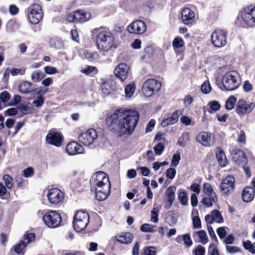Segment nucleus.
Here are the masks:
<instances>
[{"label": "nucleus", "instance_id": "nucleus-49", "mask_svg": "<svg viewBox=\"0 0 255 255\" xmlns=\"http://www.w3.org/2000/svg\"><path fill=\"white\" fill-rule=\"evenodd\" d=\"M211 86L208 82H204L201 87V91L205 94H208L211 91Z\"/></svg>", "mask_w": 255, "mask_h": 255}, {"label": "nucleus", "instance_id": "nucleus-24", "mask_svg": "<svg viewBox=\"0 0 255 255\" xmlns=\"http://www.w3.org/2000/svg\"><path fill=\"white\" fill-rule=\"evenodd\" d=\"M255 190L254 188L248 186L244 188L242 192V199L244 201L249 202L253 200L255 197Z\"/></svg>", "mask_w": 255, "mask_h": 255}, {"label": "nucleus", "instance_id": "nucleus-21", "mask_svg": "<svg viewBox=\"0 0 255 255\" xmlns=\"http://www.w3.org/2000/svg\"><path fill=\"white\" fill-rule=\"evenodd\" d=\"M181 20L185 25H191L195 21V12L188 7L184 8L181 11Z\"/></svg>", "mask_w": 255, "mask_h": 255}, {"label": "nucleus", "instance_id": "nucleus-54", "mask_svg": "<svg viewBox=\"0 0 255 255\" xmlns=\"http://www.w3.org/2000/svg\"><path fill=\"white\" fill-rule=\"evenodd\" d=\"M180 159V155L179 153L174 154L172 156L171 165L174 166H177L179 163Z\"/></svg>", "mask_w": 255, "mask_h": 255}, {"label": "nucleus", "instance_id": "nucleus-14", "mask_svg": "<svg viewBox=\"0 0 255 255\" xmlns=\"http://www.w3.org/2000/svg\"><path fill=\"white\" fill-rule=\"evenodd\" d=\"M97 131L93 128L88 129L84 133H80L78 136L79 141L86 146L92 144L97 138Z\"/></svg>", "mask_w": 255, "mask_h": 255}, {"label": "nucleus", "instance_id": "nucleus-17", "mask_svg": "<svg viewBox=\"0 0 255 255\" xmlns=\"http://www.w3.org/2000/svg\"><path fill=\"white\" fill-rule=\"evenodd\" d=\"M235 182V179L233 176H227L225 179L223 180L220 185V190L222 193L225 195H228L230 192L233 190Z\"/></svg>", "mask_w": 255, "mask_h": 255}, {"label": "nucleus", "instance_id": "nucleus-61", "mask_svg": "<svg viewBox=\"0 0 255 255\" xmlns=\"http://www.w3.org/2000/svg\"><path fill=\"white\" fill-rule=\"evenodd\" d=\"M190 189L191 190L197 194H199L200 192V186L198 184H192L190 186Z\"/></svg>", "mask_w": 255, "mask_h": 255}, {"label": "nucleus", "instance_id": "nucleus-30", "mask_svg": "<svg viewBox=\"0 0 255 255\" xmlns=\"http://www.w3.org/2000/svg\"><path fill=\"white\" fill-rule=\"evenodd\" d=\"M19 92L23 94H28L32 91L31 83L24 81L20 83L18 86Z\"/></svg>", "mask_w": 255, "mask_h": 255}, {"label": "nucleus", "instance_id": "nucleus-7", "mask_svg": "<svg viewBox=\"0 0 255 255\" xmlns=\"http://www.w3.org/2000/svg\"><path fill=\"white\" fill-rule=\"evenodd\" d=\"M160 88L159 82L153 79H148L143 85L142 93L146 97H150L154 92H158Z\"/></svg>", "mask_w": 255, "mask_h": 255}, {"label": "nucleus", "instance_id": "nucleus-37", "mask_svg": "<svg viewBox=\"0 0 255 255\" xmlns=\"http://www.w3.org/2000/svg\"><path fill=\"white\" fill-rule=\"evenodd\" d=\"M203 192L207 196H212L216 195L213 191L211 185L208 183H205L203 185Z\"/></svg>", "mask_w": 255, "mask_h": 255}, {"label": "nucleus", "instance_id": "nucleus-38", "mask_svg": "<svg viewBox=\"0 0 255 255\" xmlns=\"http://www.w3.org/2000/svg\"><path fill=\"white\" fill-rule=\"evenodd\" d=\"M135 91V85L133 84L127 85L125 89L126 95L127 97L130 98Z\"/></svg>", "mask_w": 255, "mask_h": 255}, {"label": "nucleus", "instance_id": "nucleus-39", "mask_svg": "<svg viewBox=\"0 0 255 255\" xmlns=\"http://www.w3.org/2000/svg\"><path fill=\"white\" fill-rule=\"evenodd\" d=\"M2 180L4 182L6 187L10 189L13 187V183L12 178L8 174H5L3 176Z\"/></svg>", "mask_w": 255, "mask_h": 255}, {"label": "nucleus", "instance_id": "nucleus-20", "mask_svg": "<svg viewBox=\"0 0 255 255\" xmlns=\"http://www.w3.org/2000/svg\"><path fill=\"white\" fill-rule=\"evenodd\" d=\"M129 72V66L125 63H120L115 69L114 74L122 81H124Z\"/></svg>", "mask_w": 255, "mask_h": 255}, {"label": "nucleus", "instance_id": "nucleus-34", "mask_svg": "<svg viewBox=\"0 0 255 255\" xmlns=\"http://www.w3.org/2000/svg\"><path fill=\"white\" fill-rule=\"evenodd\" d=\"M178 198L182 205L184 206L187 205L188 198L185 191L180 190L178 192Z\"/></svg>", "mask_w": 255, "mask_h": 255}, {"label": "nucleus", "instance_id": "nucleus-52", "mask_svg": "<svg viewBox=\"0 0 255 255\" xmlns=\"http://www.w3.org/2000/svg\"><path fill=\"white\" fill-rule=\"evenodd\" d=\"M176 171L175 169L170 168L166 171V175L168 178L173 179L176 175Z\"/></svg>", "mask_w": 255, "mask_h": 255}, {"label": "nucleus", "instance_id": "nucleus-28", "mask_svg": "<svg viewBox=\"0 0 255 255\" xmlns=\"http://www.w3.org/2000/svg\"><path fill=\"white\" fill-rule=\"evenodd\" d=\"M133 239V235L130 233H123L122 235L116 236L117 240L123 244H129Z\"/></svg>", "mask_w": 255, "mask_h": 255}, {"label": "nucleus", "instance_id": "nucleus-23", "mask_svg": "<svg viewBox=\"0 0 255 255\" xmlns=\"http://www.w3.org/2000/svg\"><path fill=\"white\" fill-rule=\"evenodd\" d=\"M66 150L69 155L82 154L84 151V147L75 141L69 142L66 146Z\"/></svg>", "mask_w": 255, "mask_h": 255}, {"label": "nucleus", "instance_id": "nucleus-40", "mask_svg": "<svg viewBox=\"0 0 255 255\" xmlns=\"http://www.w3.org/2000/svg\"><path fill=\"white\" fill-rule=\"evenodd\" d=\"M156 226L148 224H144L140 227V230L143 232H154L156 231Z\"/></svg>", "mask_w": 255, "mask_h": 255}, {"label": "nucleus", "instance_id": "nucleus-60", "mask_svg": "<svg viewBox=\"0 0 255 255\" xmlns=\"http://www.w3.org/2000/svg\"><path fill=\"white\" fill-rule=\"evenodd\" d=\"M209 255H219L218 250L213 247V244H210L209 247Z\"/></svg>", "mask_w": 255, "mask_h": 255}, {"label": "nucleus", "instance_id": "nucleus-42", "mask_svg": "<svg viewBox=\"0 0 255 255\" xmlns=\"http://www.w3.org/2000/svg\"><path fill=\"white\" fill-rule=\"evenodd\" d=\"M42 72L39 70L34 71L31 74V79L33 81L37 82L40 81L42 78Z\"/></svg>", "mask_w": 255, "mask_h": 255}, {"label": "nucleus", "instance_id": "nucleus-18", "mask_svg": "<svg viewBox=\"0 0 255 255\" xmlns=\"http://www.w3.org/2000/svg\"><path fill=\"white\" fill-rule=\"evenodd\" d=\"M128 31L133 34H143L146 29L145 23L141 20H135L132 22L127 27Z\"/></svg>", "mask_w": 255, "mask_h": 255}, {"label": "nucleus", "instance_id": "nucleus-15", "mask_svg": "<svg viewBox=\"0 0 255 255\" xmlns=\"http://www.w3.org/2000/svg\"><path fill=\"white\" fill-rule=\"evenodd\" d=\"M233 160L239 166H244L248 163V158L244 151L238 148H234L231 151Z\"/></svg>", "mask_w": 255, "mask_h": 255}, {"label": "nucleus", "instance_id": "nucleus-62", "mask_svg": "<svg viewBox=\"0 0 255 255\" xmlns=\"http://www.w3.org/2000/svg\"><path fill=\"white\" fill-rule=\"evenodd\" d=\"M217 233L221 239L224 238L227 234L225 227L219 228L217 230Z\"/></svg>", "mask_w": 255, "mask_h": 255}, {"label": "nucleus", "instance_id": "nucleus-31", "mask_svg": "<svg viewBox=\"0 0 255 255\" xmlns=\"http://www.w3.org/2000/svg\"><path fill=\"white\" fill-rule=\"evenodd\" d=\"M217 201L216 195L212 196H207L204 197L201 201V203L207 207H211L213 205V203Z\"/></svg>", "mask_w": 255, "mask_h": 255}, {"label": "nucleus", "instance_id": "nucleus-63", "mask_svg": "<svg viewBox=\"0 0 255 255\" xmlns=\"http://www.w3.org/2000/svg\"><path fill=\"white\" fill-rule=\"evenodd\" d=\"M243 89L245 92H249L252 90L253 86L249 81H246L243 85Z\"/></svg>", "mask_w": 255, "mask_h": 255}, {"label": "nucleus", "instance_id": "nucleus-41", "mask_svg": "<svg viewBox=\"0 0 255 255\" xmlns=\"http://www.w3.org/2000/svg\"><path fill=\"white\" fill-rule=\"evenodd\" d=\"M160 209L157 207H153L151 211V221L154 223H157L158 221V213Z\"/></svg>", "mask_w": 255, "mask_h": 255}, {"label": "nucleus", "instance_id": "nucleus-12", "mask_svg": "<svg viewBox=\"0 0 255 255\" xmlns=\"http://www.w3.org/2000/svg\"><path fill=\"white\" fill-rule=\"evenodd\" d=\"M244 23L249 26H255V6L250 5L241 13Z\"/></svg>", "mask_w": 255, "mask_h": 255}, {"label": "nucleus", "instance_id": "nucleus-44", "mask_svg": "<svg viewBox=\"0 0 255 255\" xmlns=\"http://www.w3.org/2000/svg\"><path fill=\"white\" fill-rule=\"evenodd\" d=\"M184 42L183 39L180 37L175 38L173 41V46L174 49H179L183 46Z\"/></svg>", "mask_w": 255, "mask_h": 255}, {"label": "nucleus", "instance_id": "nucleus-47", "mask_svg": "<svg viewBox=\"0 0 255 255\" xmlns=\"http://www.w3.org/2000/svg\"><path fill=\"white\" fill-rule=\"evenodd\" d=\"M164 146L163 143H159L154 147V150L157 155H160L164 150Z\"/></svg>", "mask_w": 255, "mask_h": 255}, {"label": "nucleus", "instance_id": "nucleus-25", "mask_svg": "<svg viewBox=\"0 0 255 255\" xmlns=\"http://www.w3.org/2000/svg\"><path fill=\"white\" fill-rule=\"evenodd\" d=\"M181 112L177 110L175 111L172 115L171 117H168L164 119L161 123V126L162 127H166L170 125H172L176 123L179 119Z\"/></svg>", "mask_w": 255, "mask_h": 255}, {"label": "nucleus", "instance_id": "nucleus-26", "mask_svg": "<svg viewBox=\"0 0 255 255\" xmlns=\"http://www.w3.org/2000/svg\"><path fill=\"white\" fill-rule=\"evenodd\" d=\"M216 157L219 165L222 167H225L228 163V160L226 158L224 151L220 147L217 148Z\"/></svg>", "mask_w": 255, "mask_h": 255}, {"label": "nucleus", "instance_id": "nucleus-48", "mask_svg": "<svg viewBox=\"0 0 255 255\" xmlns=\"http://www.w3.org/2000/svg\"><path fill=\"white\" fill-rule=\"evenodd\" d=\"M183 240L185 245L189 247L192 245V241L189 234H185L183 236Z\"/></svg>", "mask_w": 255, "mask_h": 255}, {"label": "nucleus", "instance_id": "nucleus-9", "mask_svg": "<svg viewBox=\"0 0 255 255\" xmlns=\"http://www.w3.org/2000/svg\"><path fill=\"white\" fill-rule=\"evenodd\" d=\"M211 40L213 44L218 48H221L227 44V33L220 29L214 31L211 35Z\"/></svg>", "mask_w": 255, "mask_h": 255}, {"label": "nucleus", "instance_id": "nucleus-50", "mask_svg": "<svg viewBox=\"0 0 255 255\" xmlns=\"http://www.w3.org/2000/svg\"><path fill=\"white\" fill-rule=\"evenodd\" d=\"M45 72L47 74H54L58 73V71L56 68L47 66L44 68Z\"/></svg>", "mask_w": 255, "mask_h": 255}, {"label": "nucleus", "instance_id": "nucleus-2", "mask_svg": "<svg viewBox=\"0 0 255 255\" xmlns=\"http://www.w3.org/2000/svg\"><path fill=\"white\" fill-rule=\"evenodd\" d=\"M91 190L95 191L97 200L104 201L110 194L111 183L107 175L104 172L95 173L90 180Z\"/></svg>", "mask_w": 255, "mask_h": 255}, {"label": "nucleus", "instance_id": "nucleus-43", "mask_svg": "<svg viewBox=\"0 0 255 255\" xmlns=\"http://www.w3.org/2000/svg\"><path fill=\"white\" fill-rule=\"evenodd\" d=\"M84 54L85 57L90 61H94L98 58V54L96 52H86Z\"/></svg>", "mask_w": 255, "mask_h": 255}, {"label": "nucleus", "instance_id": "nucleus-29", "mask_svg": "<svg viewBox=\"0 0 255 255\" xmlns=\"http://www.w3.org/2000/svg\"><path fill=\"white\" fill-rule=\"evenodd\" d=\"M199 239V242H200L203 245L206 244L208 242V238L206 233L204 230H200L199 231L194 232L193 233V237L195 239L196 237Z\"/></svg>", "mask_w": 255, "mask_h": 255}, {"label": "nucleus", "instance_id": "nucleus-35", "mask_svg": "<svg viewBox=\"0 0 255 255\" xmlns=\"http://www.w3.org/2000/svg\"><path fill=\"white\" fill-rule=\"evenodd\" d=\"M237 99L233 96H230L226 101L225 108L228 110L233 109L235 105Z\"/></svg>", "mask_w": 255, "mask_h": 255}, {"label": "nucleus", "instance_id": "nucleus-5", "mask_svg": "<svg viewBox=\"0 0 255 255\" xmlns=\"http://www.w3.org/2000/svg\"><path fill=\"white\" fill-rule=\"evenodd\" d=\"M90 221L89 214L85 211H79L75 215L73 224L74 229L77 232L85 230Z\"/></svg>", "mask_w": 255, "mask_h": 255}, {"label": "nucleus", "instance_id": "nucleus-45", "mask_svg": "<svg viewBox=\"0 0 255 255\" xmlns=\"http://www.w3.org/2000/svg\"><path fill=\"white\" fill-rule=\"evenodd\" d=\"M214 220L217 223H221L223 222V218L220 212L216 210L212 212Z\"/></svg>", "mask_w": 255, "mask_h": 255}, {"label": "nucleus", "instance_id": "nucleus-27", "mask_svg": "<svg viewBox=\"0 0 255 255\" xmlns=\"http://www.w3.org/2000/svg\"><path fill=\"white\" fill-rule=\"evenodd\" d=\"M51 47L56 49H61L65 47L64 42L60 38L52 37L49 41Z\"/></svg>", "mask_w": 255, "mask_h": 255}, {"label": "nucleus", "instance_id": "nucleus-58", "mask_svg": "<svg viewBox=\"0 0 255 255\" xmlns=\"http://www.w3.org/2000/svg\"><path fill=\"white\" fill-rule=\"evenodd\" d=\"M207 229H208V233H209V236H210V237L211 238H212L213 239H214L215 240V241L218 244V241L217 237L216 236V234H215L212 227L210 225H208Z\"/></svg>", "mask_w": 255, "mask_h": 255}, {"label": "nucleus", "instance_id": "nucleus-46", "mask_svg": "<svg viewBox=\"0 0 255 255\" xmlns=\"http://www.w3.org/2000/svg\"><path fill=\"white\" fill-rule=\"evenodd\" d=\"M193 253L195 255H204L205 253V249L201 245H197L193 251Z\"/></svg>", "mask_w": 255, "mask_h": 255}, {"label": "nucleus", "instance_id": "nucleus-22", "mask_svg": "<svg viewBox=\"0 0 255 255\" xmlns=\"http://www.w3.org/2000/svg\"><path fill=\"white\" fill-rule=\"evenodd\" d=\"M46 140L48 143L59 147L62 144L63 138L60 133L50 132L46 135Z\"/></svg>", "mask_w": 255, "mask_h": 255}, {"label": "nucleus", "instance_id": "nucleus-4", "mask_svg": "<svg viewBox=\"0 0 255 255\" xmlns=\"http://www.w3.org/2000/svg\"><path fill=\"white\" fill-rule=\"evenodd\" d=\"M222 83L227 90L232 91L236 89L240 84L238 73L235 71L227 73L223 77Z\"/></svg>", "mask_w": 255, "mask_h": 255}, {"label": "nucleus", "instance_id": "nucleus-10", "mask_svg": "<svg viewBox=\"0 0 255 255\" xmlns=\"http://www.w3.org/2000/svg\"><path fill=\"white\" fill-rule=\"evenodd\" d=\"M47 197L51 204L57 205L63 201L64 193L59 188H51L48 191Z\"/></svg>", "mask_w": 255, "mask_h": 255}, {"label": "nucleus", "instance_id": "nucleus-13", "mask_svg": "<svg viewBox=\"0 0 255 255\" xmlns=\"http://www.w3.org/2000/svg\"><path fill=\"white\" fill-rule=\"evenodd\" d=\"M91 17L89 12L82 10H77L73 13H69L67 16V20L69 22H84L88 21Z\"/></svg>", "mask_w": 255, "mask_h": 255}, {"label": "nucleus", "instance_id": "nucleus-33", "mask_svg": "<svg viewBox=\"0 0 255 255\" xmlns=\"http://www.w3.org/2000/svg\"><path fill=\"white\" fill-rule=\"evenodd\" d=\"M189 140V134L187 132H184L182 133L181 136L179 138L177 143L180 146L184 147L185 144Z\"/></svg>", "mask_w": 255, "mask_h": 255}, {"label": "nucleus", "instance_id": "nucleus-1", "mask_svg": "<svg viewBox=\"0 0 255 255\" xmlns=\"http://www.w3.org/2000/svg\"><path fill=\"white\" fill-rule=\"evenodd\" d=\"M139 115L135 110L119 109L108 116L107 123L116 128L119 136L128 137L133 132L138 121Z\"/></svg>", "mask_w": 255, "mask_h": 255}, {"label": "nucleus", "instance_id": "nucleus-57", "mask_svg": "<svg viewBox=\"0 0 255 255\" xmlns=\"http://www.w3.org/2000/svg\"><path fill=\"white\" fill-rule=\"evenodd\" d=\"M44 103V98L42 96H39L37 100L33 102V104L37 108L41 107Z\"/></svg>", "mask_w": 255, "mask_h": 255}, {"label": "nucleus", "instance_id": "nucleus-53", "mask_svg": "<svg viewBox=\"0 0 255 255\" xmlns=\"http://www.w3.org/2000/svg\"><path fill=\"white\" fill-rule=\"evenodd\" d=\"M22 175L26 178L31 177L34 174V170L32 167H28L22 171Z\"/></svg>", "mask_w": 255, "mask_h": 255}, {"label": "nucleus", "instance_id": "nucleus-8", "mask_svg": "<svg viewBox=\"0 0 255 255\" xmlns=\"http://www.w3.org/2000/svg\"><path fill=\"white\" fill-rule=\"evenodd\" d=\"M27 12L29 21L34 24L39 23L43 17L41 7L37 3L31 5L28 8Z\"/></svg>", "mask_w": 255, "mask_h": 255}, {"label": "nucleus", "instance_id": "nucleus-36", "mask_svg": "<svg viewBox=\"0 0 255 255\" xmlns=\"http://www.w3.org/2000/svg\"><path fill=\"white\" fill-rule=\"evenodd\" d=\"M243 246L245 249L252 254H255V242L252 244L250 241L244 242Z\"/></svg>", "mask_w": 255, "mask_h": 255}, {"label": "nucleus", "instance_id": "nucleus-56", "mask_svg": "<svg viewBox=\"0 0 255 255\" xmlns=\"http://www.w3.org/2000/svg\"><path fill=\"white\" fill-rule=\"evenodd\" d=\"M156 250L152 247H147L144 250V255H156Z\"/></svg>", "mask_w": 255, "mask_h": 255}, {"label": "nucleus", "instance_id": "nucleus-19", "mask_svg": "<svg viewBox=\"0 0 255 255\" xmlns=\"http://www.w3.org/2000/svg\"><path fill=\"white\" fill-rule=\"evenodd\" d=\"M197 141L205 146H211L214 143V137L210 132L202 131L196 137Z\"/></svg>", "mask_w": 255, "mask_h": 255}, {"label": "nucleus", "instance_id": "nucleus-64", "mask_svg": "<svg viewBox=\"0 0 255 255\" xmlns=\"http://www.w3.org/2000/svg\"><path fill=\"white\" fill-rule=\"evenodd\" d=\"M9 98V94L6 91L3 92L0 95V99L2 102H7Z\"/></svg>", "mask_w": 255, "mask_h": 255}, {"label": "nucleus", "instance_id": "nucleus-51", "mask_svg": "<svg viewBox=\"0 0 255 255\" xmlns=\"http://www.w3.org/2000/svg\"><path fill=\"white\" fill-rule=\"evenodd\" d=\"M193 228L199 229L201 228V222L199 217L195 216L192 219Z\"/></svg>", "mask_w": 255, "mask_h": 255}, {"label": "nucleus", "instance_id": "nucleus-59", "mask_svg": "<svg viewBox=\"0 0 255 255\" xmlns=\"http://www.w3.org/2000/svg\"><path fill=\"white\" fill-rule=\"evenodd\" d=\"M226 248L227 252L232 254H235L240 251V249L236 246H227Z\"/></svg>", "mask_w": 255, "mask_h": 255}, {"label": "nucleus", "instance_id": "nucleus-3", "mask_svg": "<svg viewBox=\"0 0 255 255\" xmlns=\"http://www.w3.org/2000/svg\"><path fill=\"white\" fill-rule=\"evenodd\" d=\"M98 34L96 37V43L99 49L107 51L114 45V37L112 33L102 28L95 30Z\"/></svg>", "mask_w": 255, "mask_h": 255}, {"label": "nucleus", "instance_id": "nucleus-6", "mask_svg": "<svg viewBox=\"0 0 255 255\" xmlns=\"http://www.w3.org/2000/svg\"><path fill=\"white\" fill-rule=\"evenodd\" d=\"M44 224L50 228L58 227L61 224L62 218L60 215L55 211L47 212L42 217Z\"/></svg>", "mask_w": 255, "mask_h": 255}, {"label": "nucleus", "instance_id": "nucleus-11", "mask_svg": "<svg viewBox=\"0 0 255 255\" xmlns=\"http://www.w3.org/2000/svg\"><path fill=\"white\" fill-rule=\"evenodd\" d=\"M255 107V103L249 102L244 99H240L237 104L236 111L240 116L251 113Z\"/></svg>", "mask_w": 255, "mask_h": 255}, {"label": "nucleus", "instance_id": "nucleus-32", "mask_svg": "<svg viewBox=\"0 0 255 255\" xmlns=\"http://www.w3.org/2000/svg\"><path fill=\"white\" fill-rule=\"evenodd\" d=\"M176 188L175 186H171L167 188L165 194L167 197V200L170 201H174L175 197V192Z\"/></svg>", "mask_w": 255, "mask_h": 255}, {"label": "nucleus", "instance_id": "nucleus-55", "mask_svg": "<svg viewBox=\"0 0 255 255\" xmlns=\"http://www.w3.org/2000/svg\"><path fill=\"white\" fill-rule=\"evenodd\" d=\"M209 105L210 106V107L211 109V110L214 111H217L219 110L221 107V105L219 104V103L216 101L210 102L209 103Z\"/></svg>", "mask_w": 255, "mask_h": 255}, {"label": "nucleus", "instance_id": "nucleus-16", "mask_svg": "<svg viewBox=\"0 0 255 255\" xmlns=\"http://www.w3.org/2000/svg\"><path fill=\"white\" fill-rule=\"evenodd\" d=\"M35 238V235L33 233L27 234L24 235L23 240L19 241V243L13 246L14 251L17 254H21L23 255L24 252H23V249L27 246V245Z\"/></svg>", "mask_w": 255, "mask_h": 255}]
</instances>
